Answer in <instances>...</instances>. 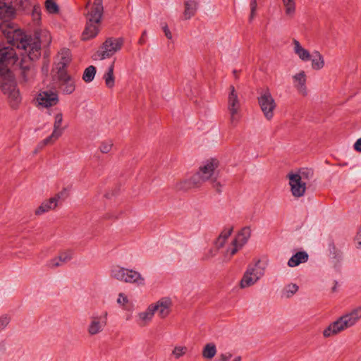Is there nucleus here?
Returning a JSON list of instances; mask_svg holds the SVG:
<instances>
[{"label": "nucleus", "instance_id": "1", "mask_svg": "<svg viewBox=\"0 0 361 361\" xmlns=\"http://www.w3.org/2000/svg\"><path fill=\"white\" fill-rule=\"evenodd\" d=\"M0 31L5 36L7 42L27 54L31 59H37L40 56L41 46L49 45L51 42V35L48 30L37 29L35 32V38L25 35L21 30L15 27L11 19H1Z\"/></svg>", "mask_w": 361, "mask_h": 361}, {"label": "nucleus", "instance_id": "2", "mask_svg": "<svg viewBox=\"0 0 361 361\" xmlns=\"http://www.w3.org/2000/svg\"><path fill=\"white\" fill-rule=\"evenodd\" d=\"M0 87L12 109L18 108L22 97L12 73L0 75Z\"/></svg>", "mask_w": 361, "mask_h": 361}, {"label": "nucleus", "instance_id": "3", "mask_svg": "<svg viewBox=\"0 0 361 361\" xmlns=\"http://www.w3.org/2000/svg\"><path fill=\"white\" fill-rule=\"evenodd\" d=\"M266 264L257 259L248 265L240 282L241 288L250 287L255 284L264 275Z\"/></svg>", "mask_w": 361, "mask_h": 361}, {"label": "nucleus", "instance_id": "4", "mask_svg": "<svg viewBox=\"0 0 361 361\" xmlns=\"http://www.w3.org/2000/svg\"><path fill=\"white\" fill-rule=\"evenodd\" d=\"M123 44V38H108L94 54L93 59L94 60H104L110 58L121 49Z\"/></svg>", "mask_w": 361, "mask_h": 361}, {"label": "nucleus", "instance_id": "5", "mask_svg": "<svg viewBox=\"0 0 361 361\" xmlns=\"http://www.w3.org/2000/svg\"><path fill=\"white\" fill-rule=\"evenodd\" d=\"M257 100L265 118L268 121L271 120L276 108V103L270 91L268 89L262 90L259 93Z\"/></svg>", "mask_w": 361, "mask_h": 361}, {"label": "nucleus", "instance_id": "6", "mask_svg": "<svg viewBox=\"0 0 361 361\" xmlns=\"http://www.w3.org/2000/svg\"><path fill=\"white\" fill-rule=\"evenodd\" d=\"M18 58L14 49L11 47L0 48V75L11 73L10 68L15 65Z\"/></svg>", "mask_w": 361, "mask_h": 361}, {"label": "nucleus", "instance_id": "7", "mask_svg": "<svg viewBox=\"0 0 361 361\" xmlns=\"http://www.w3.org/2000/svg\"><path fill=\"white\" fill-rule=\"evenodd\" d=\"M359 317H338L323 331L324 337H330L355 324Z\"/></svg>", "mask_w": 361, "mask_h": 361}, {"label": "nucleus", "instance_id": "8", "mask_svg": "<svg viewBox=\"0 0 361 361\" xmlns=\"http://www.w3.org/2000/svg\"><path fill=\"white\" fill-rule=\"evenodd\" d=\"M240 104L238 94L234 87L231 86L228 97V110L230 114V123L232 126H235L240 121Z\"/></svg>", "mask_w": 361, "mask_h": 361}, {"label": "nucleus", "instance_id": "9", "mask_svg": "<svg viewBox=\"0 0 361 361\" xmlns=\"http://www.w3.org/2000/svg\"><path fill=\"white\" fill-rule=\"evenodd\" d=\"M172 301L171 298L165 297L157 302L149 305L147 310L140 316H153L154 314L168 315L171 313Z\"/></svg>", "mask_w": 361, "mask_h": 361}, {"label": "nucleus", "instance_id": "10", "mask_svg": "<svg viewBox=\"0 0 361 361\" xmlns=\"http://www.w3.org/2000/svg\"><path fill=\"white\" fill-rule=\"evenodd\" d=\"M251 235V228L249 226L243 228L237 234L231 245L228 247L226 257L231 258L240 250L248 241Z\"/></svg>", "mask_w": 361, "mask_h": 361}, {"label": "nucleus", "instance_id": "11", "mask_svg": "<svg viewBox=\"0 0 361 361\" xmlns=\"http://www.w3.org/2000/svg\"><path fill=\"white\" fill-rule=\"evenodd\" d=\"M20 54L23 56L20 63L22 82L26 84H30L34 81L37 73V71L32 62L35 59L32 60L30 59L27 54L23 51Z\"/></svg>", "mask_w": 361, "mask_h": 361}, {"label": "nucleus", "instance_id": "12", "mask_svg": "<svg viewBox=\"0 0 361 361\" xmlns=\"http://www.w3.org/2000/svg\"><path fill=\"white\" fill-rule=\"evenodd\" d=\"M63 123V114L60 111L54 116V121L53 125V131L51 134L47 138L42 140L38 144V147L42 149L44 146L53 144L56 141L63 133L66 127L62 126Z\"/></svg>", "mask_w": 361, "mask_h": 361}, {"label": "nucleus", "instance_id": "13", "mask_svg": "<svg viewBox=\"0 0 361 361\" xmlns=\"http://www.w3.org/2000/svg\"><path fill=\"white\" fill-rule=\"evenodd\" d=\"M217 166L218 161L216 159L207 160L200 167L196 174L197 178L202 181L215 178Z\"/></svg>", "mask_w": 361, "mask_h": 361}, {"label": "nucleus", "instance_id": "14", "mask_svg": "<svg viewBox=\"0 0 361 361\" xmlns=\"http://www.w3.org/2000/svg\"><path fill=\"white\" fill-rule=\"evenodd\" d=\"M288 178L293 196L295 197H302L305 193L307 184L301 180L300 178H298V176L294 175L293 173H288Z\"/></svg>", "mask_w": 361, "mask_h": 361}, {"label": "nucleus", "instance_id": "15", "mask_svg": "<svg viewBox=\"0 0 361 361\" xmlns=\"http://www.w3.org/2000/svg\"><path fill=\"white\" fill-rule=\"evenodd\" d=\"M87 20L101 23L104 8L102 0H95L93 4H88Z\"/></svg>", "mask_w": 361, "mask_h": 361}, {"label": "nucleus", "instance_id": "16", "mask_svg": "<svg viewBox=\"0 0 361 361\" xmlns=\"http://www.w3.org/2000/svg\"><path fill=\"white\" fill-rule=\"evenodd\" d=\"M37 102L39 105L47 108L56 105L59 102V97L57 94L52 91H42L37 97Z\"/></svg>", "mask_w": 361, "mask_h": 361}, {"label": "nucleus", "instance_id": "17", "mask_svg": "<svg viewBox=\"0 0 361 361\" xmlns=\"http://www.w3.org/2000/svg\"><path fill=\"white\" fill-rule=\"evenodd\" d=\"M59 82L61 90L65 94H71L74 92L75 86L74 80L62 69L59 72Z\"/></svg>", "mask_w": 361, "mask_h": 361}, {"label": "nucleus", "instance_id": "18", "mask_svg": "<svg viewBox=\"0 0 361 361\" xmlns=\"http://www.w3.org/2000/svg\"><path fill=\"white\" fill-rule=\"evenodd\" d=\"M307 77L305 71H301L293 76V85L299 94L302 96L307 95V89L306 86Z\"/></svg>", "mask_w": 361, "mask_h": 361}, {"label": "nucleus", "instance_id": "19", "mask_svg": "<svg viewBox=\"0 0 361 361\" xmlns=\"http://www.w3.org/2000/svg\"><path fill=\"white\" fill-rule=\"evenodd\" d=\"M106 324V317H92L87 327L90 335H95L101 332Z\"/></svg>", "mask_w": 361, "mask_h": 361}, {"label": "nucleus", "instance_id": "20", "mask_svg": "<svg viewBox=\"0 0 361 361\" xmlns=\"http://www.w3.org/2000/svg\"><path fill=\"white\" fill-rule=\"evenodd\" d=\"M100 24L87 20L85 28L82 33V40L87 41L94 38L99 32Z\"/></svg>", "mask_w": 361, "mask_h": 361}, {"label": "nucleus", "instance_id": "21", "mask_svg": "<svg viewBox=\"0 0 361 361\" xmlns=\"http://www.w3.org/2000/svg\"><path fill=\"white\" fill-rule=\"evenodd\" d=\"M16 13L9 0H0V19H11Z\"/></svg>", "mask_w": 361, "mask_h": 361}, {"label": "nucleus", "instance_id": "22", "mask_svg": "<svg viewBox=\"0 0 361 361\" xmlns=\"http://www.w3.org/2000/svg\"><path fill=\"white\" fill-rule=\"evenodd\" d=\"M293 51L298 56V58L302 61H308L311 59V54L310 51L305 49L298 41L294 39L293 40Z\"/></svg>", "mask_w": 361, "mask_h": 361}, {"label": "nucleus", "instance_id": "23", "mask_svg": "<svg viewBox=\"0 0 361 361\" xmlns=\"http://www.w3.org/2000/svg\"><path fill=\"white\" fill-rule=\"evenodd\" d=\"M58 204L56 203V200L51 197L47 200L44 201L35 210V214L37 216H40L50 210L54 209Z\"/></svg>", "mask_w": 361, "mask_h": 361}, {"label": "nucleus", "instance_id": "24", "mask_svg": "<svg viewBox=\"0 0 361 361\" xmlns=\"http://www.w3.org/2000/svg\"><path fill=\"white\" fill-rule=\"evenodd\" d=\"M308 254L305 251H300L293 255L288 260V265L290 267H295L301 263L308 260Z\"/></svg>", "mask_w": 361, "mask_h": 361}, {"label": "nucleus", "instance_id": "25", "mask_svg": "<svg viewBox=\"0 0 361 361\" xmlns=\"http://www.w3.org/2000/svg\"><path fill=\"white\" fill-rule=\"evenodd\" d=\"M311 66L313 70L319 71L325 66L324 59L318 51H314L311 55Z\"/></svg>", "mask_w": 361, "mask_h": 361}, {"label": "nucleus", "instance_id": "26", "mask_svg": "<svg viewBox=\"0 0 361 361\" xmlns=\"http://www.w3.org/2000/svg\"><path fill=\"white\" fill-rule=\"evenodd\" d=\"M217 353V348L215 343L211 342L206 343L202 350V356L207 360H212Z\"/></svg>", "mask_w": 361, "mask_h": 361}, {"label": "nucleus", "instance_id": "27", "mask_svg": "<svg viewBox=\"0 0 361 361\" xmlns=\"http://www.w3.org/2000/svg\"><path fill=\"white\" fill-rule=\"evenodd\" d=\"M128 272L129 276L127 283L135 284L137 286H144L145 284V279L139 271L130 269Z\"/></svg>", "mask_w": 361, "mask_h": 361}, {"label": "nucleus", "instance_id": "28", "mask_svg": "<svg viewBox=\"0 0 361 361\" xmlns=\"http://www.w3.org/2000/svg\"><path fill=\"white\" fill-rule=\"evenodd\" d=\"M114 61L109 66L106 72L104 73L103 78L105 85L108 88H113L115 85V77L114 75Z\"/></svg>", "mask_w": 361, "mask_h": 361}, {"label": "nucleus", "instance_id": "29", "mask_svg": "<svg viewBox=\"0 0 361 361\" xmlns=\"http://www.w3.org/2000/svg\"><path fill=\"white\" fill-rule=\"evenodd\" d=\"M125 271H126V268L119 265H114L110 269L109 276L114 279L121 281L123 279Z\"/></svg>", "mask_w": 361, "mask_h": 361}, {"label": "nucleus", "instance_id": "30", "mask_svg": "<svg viewBox=\"0 0 361 361\" xmlns=\"http://www.w3.org/2000/svg\"><path fill=\"white\" fill-rule=\"evenodd\" d=\"M233 232L232 227L225 228L221 233H220L219 238L216 239L215 242V245L218 248L222 247L227 239L231 236Z\"/></svg>", "mask_w": 361, "mask_h": 361}, {"label": "nucleus", "instance_id": "31", "mask_svg": "<svg viewBox=\"0 0 361 361\" xmlns=\"http://www.w3.org/2000/svg\"><path fill=\"white\" fill-rule=\"evenodd\" d=\"M293 174L298 176V178H300L301 180L307 184L313 177V171L307 168L302 169Z\"/></svg>", "mask_w": 361, "mask_h": 361}, {"label": "nucleus", "instance_id": "32", "mask_svg": "<svg viewBox=\"0 0 361 361\" xmlns=\"http://www.w3.org/2000/svg\"><path fill=\"white\" fill-rule=\"evenodd\" d=\"M197 4L194 1H188L185 4L184 16L186 19L190 18L195 13Z\"/></svg>", "mask_w": 361, "mask_h": 361}, {"label": "nucleus", "instance_id": "33", "mask_svg": "<svg viewBox=\"0 0 361 361\" xmlns=\"http://www.w3.org/2000/svg\"><path fill=\"white\" fill-rule=\"evenodd\" d=\"M96 68L94 66H90L84 71L82 79L86 82H92L96 74Z\"/></svg>", "mask_w": 361, "mask_h": 361}, {"label": "nucleus", "instance_id": "34", "mask_svg": "<svg viewBox=\"0 0 361 361\" xmlns=\"http://www.w3.org/2000/svg\"><path fill=\"white\" fill-rule=\"evenodd\" d=\"M287 16H293L295 13V2L294 0H282Z\"/></svg>", "mask_w": 361, "mask_h": 361}, {"label": "nucleus", "instance_id": "35", "mask_svg": "<svg viewBox=\"0 0 361 361\" xmlns=\"http://www.w3.org/2000/svg\"><path fill=\"white\" fill-rule=\"evenodd\" d=\"M187 351L188 348L186 346L176 345L172 350L171 354L174 357V358L179 359L180 357L185 355Z\"/></svg>", "mask_w": 361, "mask_h": 361}, {"label": "nucleus", "instance_id": "36", "mask_svg": "<svg viewBox=\"0 0 361 361\" xmlns=\"http://www.w3.org/2000/svg\"><path fill=\"white\" fill-rule=\"evenodd\" d=\"M45 7L49 13H56L59 12V6L54 0H46Z\"/></svg>", "mask_w": 361, "mask_h": 361}, {"label": "nucleus", "instance_id": "37", "mask_svg": "<svg viewBox=\"0 0 361 361\" xmlns=\"http://www.w3.org/2000/svg\"><path fill=\"white\" fill-rule=\"evenodd\" d=\"M32 18L36 24H38L41 19V8L38 5L33 6Z\"/></svg>", "mask_w": 361, "mask_h": 361}, {"label": "nucleus", "instance_id": "38", "mask_svg": "<svg viewBox=\"0 0 361 361\" xmlns=\"http://www.w3.org/2000/svg\"><path fill=\"white\" fill-rule=\"evenodd\" d=\"M68 196V192L66 188L63 189L61 191L56 194L52 199L56 200V203L58 204L59 202L61 200H64Z\"/></svg>", "mask_w": 361, "mask_h": 361}, {"label": "nucleus", "instance_id": "39", "mask_svg": "<svg viewBox=\"0 0 361 361\" xmlns=\"http://www.w3.org/2000/svg\"><path fill=\"white\" fill-rule=\"evenodd\" d=\"M112 146H113L112 141L108 140V141L103 142L101 144L99 149L102 153H108L111 150Z\"/></svg>", "mask_w": 361, "mask_h": 361}, {"label": "nucleus", "instance_id": "40", "mask_svg": "<svg viewBox=\"0 0 361 361\" xmlns=\"http://www.w3.org/2000/svg\"><path fill=\"white\" fill-rule=\"evenodd\" d=\"M298 290V286L295 284H289L285 288L286 297H290Z\"/></svg>", "mask_w": 361, "mask_h": 361}, {"label": "nucleus", "instance_id": "41", "mask_svg": "<svg viewBox=\"0 0 361 361\" xmlns=\"http://www.w3.org/2000/svg\"><path fill=\"white\" fill-rule=\"evenodd\" d=\"M63 264V263L61 261L59 256L50 259L47 263V266L50 268L59 267Z\"/></svg>", "mask_w": 361, "mask_h": 361}, {"label": "nucleus", "instance_id": "42", "mask_svg": "<svg viewBox=\"0 0 361 361\" xmlns=\"http://www.w3.org/2000/svg\"><path fill=\"white\" fill-rule=\"evenodd\" d=\"M61 61L60 63L62 65L63 68L70 61V56L68 51H64L61 54Z\"/></svg>", "mask_w": 361, "mask_h": 361}, {"label": "nucleus", "instance_id": "43", "mask_svg": "<svg viewBox=\"0 0 361 361\" xmlns=\"http://www.w3.org/2000/svg\"><path fill=\"white\" fill-rule=\"evenodd\" d=\"M59 257L64 264L65 263L69 262L72 259L73 254L71 251H67L60 254Z\"/></svg>", "mask_w": 361, "mask_h": 361}, {"label": "nucleus", "instance_id": "44", "mask_svg": "<svg viewBox=\"0 0 361 361\" xmlns=\"http://www.w3.org/2000/svg\"><path fill=\"white\" fill-rule=\"evenodd\" d=\"M129 300L126 295H125L123 293H121L118 294V298H117V303L120 305L121 306H125L126 305L128 304Z\"/></svg>", "mask_w": 361, "mask_h": 361}, {"label": "nucleus", "instance_id": "45", "mask_svg": "<svg viewBox=\"0 0 361 361\" xmlns=\"http://www.w3.org/2000/svg\"><path fill=\"white\" fill-rule=\"evenodd\" d=\"M161 29L164 33V35L169 40H173V36L172 32L169 28V26L166 23H162L161 24Z\"/></svg>", "mask_w": 361, "mask_h": 361}, {"label": "nucleus", "instance_id": "46", "mask_svg": "<svg viewBox=\"0 0 361 361\" xmlns=\"http://www.w3.org/2000/svg\"><path fill=\"white\" fill-rule=\"evenodd\" d=\"M250 20H252V19L255 17V11L257 9V0H251L250 4Z\"/></svg>", "mask_w": 361, "mask_h": 361}, {"label": "nucleus", "instance_id": "47", "mask_svg": "<svg viewBox=\"0 0 361 361\" xmlns=\"http://www.w3.org/2000/svg\"><path fill=\"white\" fill-rule=\"evenodd\" d=\"M232 357H233V355L230 352L223 353L219 355V361H229Z\"/></svg>", "mask_w": 361, "mask_h": 361}, {"label": "nucleus", "instance_id": "48", "mask_svg": "<svg viewBox=\"0 0 361 361\" xmlns=\"http://www.w3.org/2000/svg\"><path fill=\"white\" fill-rule=\"evenodd\" d=\"M152 317H139L137 320V323L140 326H144L151 322Z\"/></svg>", "mask_w": 361, "mask_h": 361}, {"label": "nucleus", "instance_id": "49", "mask_svg": "<svg viewBox=\"0 0 361 361\" xmlns=\"http://www.w3.org/2000/svg\"><path fill=\"white\" fill-rule=\"evenodd\" d=\"M9 322V317H0V331L6 327Z\"/></svg>", "mask_w": 361, "mask_h": 361}, {"label": "nucleus", "instance_id": "50", "mask_svg": "<svg viewBox=\"0 0 361 361\" xmlns=\"http://www.w3.org/2000/svg\"><path fill=\"white\" fill-rule=\"evenodd\" d=\"M355 243L357 248L361 249V226L360 227L359 231L355 238Z\"/></svg>", "mask_w": 361, "mask_h": 361}, {"label": "nucleus", "instance_id": "51", "mask_svg": "<svg viewBox=\"0 0 361 361\" xmlns=\"http://www.w3.org/2000/svg\"><path fill=\"white\" fill-rule=\"evenodd\" d=\"M344 316H361V306L353 309L350 312Z\"/></svg>", "mask_w": 361, "mask_h": 361}, {"label": "nucleus", "instance_id": "52", "mask_svg": "<svg viewBox=\"0 0 361 361\" xmlns=\"http://www.w3.org/2000/svg\"><path fill=\"white\" fill-rule=\"evenodd\" d=\"M354 149L357 152H361V137L357 139L354 144Z\"/></svg>", "mask_w": 361, "mask_h": 361}, {"label": "nucleus", "instance_id": "53", "mask_svg": "<svg viewBox=\"0 0 361 361\" xmlns=\"http://www.w3.org/2000/svg\"><path fill=\"white\" fill-rule=\"evenodd\" d=\"M128 271H130V269L126 268V271H125V274H124L123 279H122L121 282L128 283V276H129Z\"/></svg>", "mask_w": 361, "mask_h": 361}, {"label": "nucleus", "instance_id": "54", "mask_svg": "<svg viewBox=\"0 0 361 361\" xmlns=\"http://www.w3.org/2000/svg\"><path fill=\"white\" fill-rule=\"evenodd\" d=\"M18 4H19V6L24 8L27 6V0H18Z\"/></svg>", "mask_w": 361, "mask_h": 361}, {"label": "nucleus", "instance_id": "55", "mask_svg": "<svg viewBox=\"0 0 361 361\" xmlns=\"http://www.w3.org/2000/svg\"><path fill=\"white\" fill-rule=\"evenodd\" d=\"M147 35V31L145 30L142 32V37L139 39V44H143L145 43V36Z\"/></svg>", "mask_w": 361, "mask_h": 361}, {"label": "nucleus", "instance_id": "56", "mask_svg": "<svg viewBox=\"0 0 361 361\" xmlns=\"http://www.w3.org/2000/svg\"><path fill=\"white\" fill-rule=\"evenodd\" d=\"M242 357L240 355H236L233 357L232 361H241Z\"/></svg>", "mask_w": 361, "mask_h": 361}, {"label": "nucleus", "instance_id": "57", "mask_svg": "<svg viewBox=\"0 0 361 361\" xmlns=\"http://www.w3.org/2000/svg\"><path fill=\"white\" fill-rule=\"evenodd\" d=\"M219 186H220V184H219V183H216L214 185V188H216V190H217L218 191H219V188H218V187H219Z\"/></svg>", "mask_w": 361, "mask_h": 361}]
</instances>
